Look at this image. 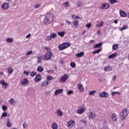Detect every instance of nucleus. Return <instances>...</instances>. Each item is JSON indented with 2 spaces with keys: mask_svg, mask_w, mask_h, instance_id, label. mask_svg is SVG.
Masks as SVG:
<instances>
[{
  "mask_svg": "<svg viewBox=\"0 0 129 129\" xmlns=\"http://www.w3.org/2000/svg\"><path fill=\"white\" fill-rule=\"evenodd\" d=\"M127 114H128L127 113V109L125 108L123 109L122 112H121L120 114V119L122 121H123V120L126 118L127 117Z\"/></svg>",
  "mask_w": 129,
  "mask_h": 129,
  "instance_id": "1",
  "label": "nucleus"
},
{
  "mask_svg": "<svg viewBox=\"0 0 129 129\" xmlns=\"http://www.w3.org/2000/svg\"><path fill=\"white\" fill-rule=\"evenodd\" d=\"M53 53L51 51H48L43 55V61H49L52 59Z\"/></svg>",
  "mask_w": 129,
  "mask_h": 129,
  "instance_id": "2",
  "label": "nucleus"
},
{
  "mask_svg": "<svg viewBox=\"0 0 129 129\" xmlns=\"http://www.w3.org/2000/svg\"><path fill=\"white\" fill-rule=\"evenodd\" d=\"M54 18L53 17H46L43 22L44 24L47 26V25L51 24Z\"/></svg>",
  "mask_w": 129,
  "mask_h": 129,
  "instance_id": "3",
  "label": "nucleus"
},
{
  "mask_svg": "<svg viewBox=\"0 0 129 129\" xmlns=\"http://www.w3.org/2000/svg\"><path fill=\"white\" fill-rule=\"evenodd\" d=\"M109 7H110V5L108 3H104L102 4L101 7H100V9L102 10H108V9H109Z\"/></svg>",
  "mask_w": 129,
  "mask_h": 129,
  "instance_id": "4",
  "label": "nucleus"
},
{
  "mask_svg": "<svg viewBox=\"0 0 129 129\" xmlns=\"http://www.w3.org/2000/svg\"><path fill=\"white\" fill-rule=\"evenodd\" d=\"M99 96L100 97H105V98H106L109 96V94L106 92H103L102 93L100 92L99 93Z\"/></svg>",
  "mask_w": 129,
  "mask_h": 129,
  "instance_id": "5",
  "label": "nucleus"
},
{
  "mask_svg": "<svg viewBox=\"0 0 129 129\" xmlns=\"http://www.w3.org/2000/svg\"><path fill=\"white\" fill-rule=\"evenodd\" d=\"M73 19H75V20H76V19H81V18L79 17H75L74 18V17H73ZM79 23V21H78V20H77V19L73 22V25L74 26H75V28H77L78 27V24Z\"/></svg>",
  "mask_w": 129,
  "mask_h": 129,
  "instance_id": "6",
  "label": "nucleus"
},
{
  "mask_svg": "<svg viewBox=\"0 0 129 129\" xmlns=\"http://www.w3.org/2000/svg\"><path fill=\"white\" fill-rule=\"evenodd\" d=\"M69 77L67 74H64L63 75L62 77L60 79L59 81H60V82H65V81L68 79Z\"/></svg>",
  "mask_w": 129,
  "mask_h": 129,
  "instance_id": "7",
  "label": "nucleus"
},
{
  "mask_svg": "<svg viewBox=\"0 0 129 129\" xmlns=\"http://www.w3.org/2000/svg\"><path fill=\"white\" fill-rule=\"evenodd\" d=\"M29 83V80L27 78H24L21 81V85H26Z\"/></svg>",
  "mask_w": 129,
  "mask_h": 129,
  "instance_id": "8",
  "label": "nucleus"
},
{
  "mask_svg": "<svg viewBox=\"0 0 129 129\" xmlns=\"http://www.w3.org/2000/svg\"><path fill=\"white\" fill-rule=\"evenodd\" d=\"M42 60H44V57H43V55L40 56V55H38L37 56V64L42 63Z\"/></svg>",
  "mask_w": 129,
  "mask_h": 129,
  "instance_id": "9",
  "label": "nucleus"
},
{
  "mask_svg": "<svg viewBox=\"0 0 129 129\" xmlns=\"http://www.w3.org/2000/svg\"><path fill=\"white\" fill-rule=\"evenodd\" d=\"M0 84H2L3 85V87L4 89L7 88V87H8V85H9V84L7 83H6V82L5 81V80H2L0 81Z\"/></svg>",
  "mask_w": 129,
  "mask_h": 129,
  "instance_id": "10",
  "label": "nucleus"
},
{
  "mask_svg": "<svg viewBox=\"0 0 129 129\" xmlns=\"http://www.w3.org/2000/svg\"><path fill=\"white\" fill-rule=\"evenodd\" d=\"M10 7V4L9 3H4L2 5V8L3 10H8Z\"/></svg>",
  "mask_w": 129,
  "mask_h": 129,
  "instance_id": "11",
  "label": "nucleus"
},
{
  "mask_svg": "<svg viewBox=\"0 0 129 129\" xmlns=\"http://www.w3.org/2000/svg\"><path fill=\"white\" fill-rule=\"evenodd\" d=\"M55 113L57 114V116H62L63 115V112H62L60 109H58L55 111Z\"/></svg>",
  "mask_w": 129,
  "mask_h": 129,
  "instance_id": "12",
  "label": "nucleus"
},
{
  "mask_svg": "<svg viewBox=\"0 0 129 129\" xmlns=\"http://www.w3.org/2000/svg\"><path fill=\"white\" fill-rule=\"evenodd\" d=\"M42 79V77H41V75L38 74L36 75L35 79V81L36 82H39Z\"/></svg>",
  "mask_w": 129,
  "mask_h": 129,
  "instance_id": "13",
  "label": "nucleus"
},
{
  "mask_svg": "<svg viewBox=\"0 0 129 129\" xmlns=\"http://www.w3.org/2000/svg\"><path fill=\"white\" fill-rule=\"evenodd\" d=\"M63 92V89H57L54 92L55 95H59V94H61Z\"/></svg>",
  "mask_w": 129,
  "mask_h": 129,
  "instance_id": "14",
  "label": "nucleus"
},
{
  "mask_svg": "<svg viewBox=\"0 0 129 129\" xmlns=\"http://www.w3.org/2000/svg\"><path fill=\"white\" fill-rule=\"evenodd\" d=\"M119 14L120 17H126L127 16L126 13L124 12V11H122V10L119 11Z\"/></svg>",
  "mask_w": 129,
  "mask_h": 129,
  "instance_id": "15",
  "label": "nucleus"
},
{
  "mask_svg": "<svg viewBox=\"0 0 129 129\" xmlns=\"http://www.w3.org/2000/svg\"><path fill=\"white\" fill-rule=\"evenodd\" d=\"M103 43L100 42L94 45V49H97V48H100L102 46Z\"/></svg>",
  "mask_w": 129,
  "mask_h": 129,
  "instance_id": "16",
  "label": "nucleus"
},
{
  "mask_svg": "<svg viewBox=\"0 0 129 129\" xmlns=\"http://www.w3.org/2000/svg\"><path fill=\"white\" fill-rule=\"evenodd\" d=\"M7 70L9 74H13V72H14V69H13V68L8 67Z\"/></svg>",
  "mask_w": 129,
  "mask_h": 129,
  "instance_id": "17",
  "label": "nucleus"
},
{
  "mask_svg": "<svg viewBox=\"0 0 129 129\" xmlns=\"http://www.w3.org/2000/svg\"><path fill=\"white\" fill-rule=\"evenodd\" d=\"M75 123V121L72 119L68 122V126H73Z\"/></svg>",
  "mask_w": 129,
  "mask_h": 129,
  "instance_id": "18",
  "label": "nucleus"
},
{
  "mask_svg": "<svg viewBox=\"0 0 129 129\" xmlns=\"http://www.w3.org/2000/svg\"><path fill=\"white\" fill-rule=\"evenodd\" d=\"M85 111V109L84 108H80L78 111H77V113L79 114H82L83 112Z\"/></svg>",
  "mask_w": 129,
  "mask_h": 129,
  "instance_id": "19",
  "label": "nucleus"
},
{
  "mask_svg": "<svg viewBox=\"0 0 129 129\" xmlns=\"http://www.w3.org/2000/svg\"><path fill=\"white\" fill-rule=\"evenodd\" d=\"M116 56H117V53H115L109 55L108 58H109V59H112V58H115Z\"/></svg>",
  "mask_w": 129,
  "mask_h": 129,
  "instance_id": "20",
  "label": "nucleus"
},
{
  "mask_svg": "<svg viewBox=\"0 0 129 129\" xmlns=\"http://www.w3.org/2000/svg\"><path fill=\"white\" fill-rule=\"evenodd\" d=\"M37 71H38V72H43V71H44V68L41 66H39L37 68Z\"/></svg>",
  "mask_w": 129,
  "mask_h": 129,
  "instance_id": "21",
  "label": "nucleus"
},
{
  "mask_svg": "<svg viewBox=\"0 0 129 129\" xmlns=\"http://www.w3.org/2000/svg\"><path fill=\"white\" fill-rule=\"evenodd\" d=\"M76 56H77V57H82L83 56H84V52L82 51L79 53H77L76 54Z\"/></svg>",
  "mask_w": 129,
  "mask_h": 129,
  "instance_id": "22",
  "label": "nucleus"
},
{
  "mask_svg": "<svg viewBox=\"0 0 129 129\" xmlns=\"http://www.w3.org/2000/svg\"><path fill=\"white\" fill-rule=\"evenodd\" d=\"M78 88L79 90H80V91H84V88H83V86L82 85V84H79Z\"/></svg>",
  "mask_w": 129,
  "mask_h": 129,
  "instance_id": "23",
  "label": "nucleus"
},
{
  "mask_svg": "<svg viewBox=\"0 0 129 129\" xmlns=\"http://www.w3.org/2000/svg\"><path fill=\"white\" fill-rule=\"evenodd\" d=\"M7 122H6V124H7V126L8 127H11V126H12V123H11V122L10 121V119L9 118H8L7 119Z\"/></svg>",
  "mask_w": 129,
  "mask_h": 129,
  "instance_id": "24",
  "label": "nucleus"
},
{
  "mask_svg": "<svg viewBox=\"0 0 129 129\" xmlns=\"http://www.w3.org/2000/svg\"><path fill=\"white\" fill-rule=\"evenodd\" d=\"M9 102L11 105H15L16 104V102L14 99H10Z\"/></svg>",
  "mask_w": 129,
  "mask_h": 129,
  "instance_id": "25",
  "label": "nucleus"
},
{
  "mask_svg": "<svg viewBox=\"0 0 129 129\" xmlns=\"http://www.w3.org/2000/svg\"><path fill=\"white\" fill-rule=\"evenodd\" d=\"M102 49L99 48V49H97V50H96L93 51V52H92V53H93V54H98V53H99L100 52H101V51H102Z\"/></svg>",
  "mask_w": 129,
  "mask_h": 129,
  "instance_id": "26",
  "label": "nucleus"
},
{
  "mask_svg": "<svg viewBox=\"0 0 129 129\" xmlns=\"http://www.w3.org/2000/svg\"><path fill=\"white\" fill-rule=\"evenodd\" d=\"M94 117H95V113H93L92 112H91L90 114V115L89 116V118H94Z\"/></svg>",
  "mask_w": 129,
  "mask_h": 129,
  "instance_id": "27",
  "label": "nucleus"
},
{
  "mask_svg": "<svg viewBox=\"0 0 129 129\" xmlns=\"http://www.w3.org/2000/svg\"><path fill=\"white\" fill-rule=\"evenodd\" d=\"M57 34L58 36H60V37H64V35H65L66 33H65V31H62V32H58Z\"/></svg>",
  "mask_w": 129,
  "mask_h": 129,
  "instance_id": "28",
  "label": "nucleus"
},
{
  "mask_svg": "<svg viewBox=\"0 0 129 129\" xmlns=\"http://www.w3.org/2000/svg\"><path fill=\"white\" fill-rule=\"evenodd\" d=\"M104 71L107 72L108 71H111V68L110 67H105L104 68Z\"/></svg>",
  "mask_w": 129,
  "mask_h": 129,
  "instance_id": "29",
  "label": "nucleus"
},
{
  "mask_svg": "<svg viewBox=\"0 0 129 129\" xmlns=\"http://www.w3.org/2000/svg\"><path fill=\"white\" fill-rule=\"evenodd\" d=\"M58 48L59 49V50H64V49H65V46H64V44H60L58 46Z\"/></svg>",
  "mask_w": 129,
  "mask_h": 129,
  "instance_id": "30",
  "label": "nucleus"
},
{
  "mask_svg": "<svg viewBox=\"0 0 129 129\" xmlns=\"http://www.w3.org/2000/svg\"><path fill=\"white\" fill-rule=\"evenodd\" d=\"M52 128L53 129H57L58 128V125L56 122H54L51 126Z\"/></svg>",
  "mask_w": 129,
  "mask_h": 129,
  "instance_id": "31",
  "label": "nucleus"
},
{
  "mask_svg": "<svg viewBox=\"0 0 129 129\" xmlns=\"http://www.w3.org/2000/svg\"><path fill=\"white\" fill-rule=\"evenodd\" d=\"M104 23L102 21L100 22V23H98L96 25V27H97L98 28H100V27H102V26H103Z\"/></svg>",
  "mask_w": 129,
  "mask_h": 129,
  "instance_id": "32",
  "label": "nucleus"
},
{
  "mask_svg": "<svg viewBox=\"0 0 129 129\" xmlns=\"http://www.w3.org/2000/svg\"><path fill=\"white\" fill-rule=\"evenodd\" d=\"M111 118L113 121H115V120H116V115H115V114H113L111 116Z\"/></svg>",
  "mask_w": 129,
  "mask_h": 129,
  "instance_id": "33",
  "label": "nucleus"
},
{
  "mask_svg": "<svg viewBox=\"0 0 129 129\" xmlns=\"http://www.w3.org/2000/svg\"><path fill=\"white\" fill-rule=\"evenodd\" d=\"M7 42L8 43H13L14 42V39L13 38H8L7 39Z\"/></svg>",
  "mask_w": 129,
  "mask_h": 129,
  "instance_id": "34",
  "label": "nucleus"
},
{
  "mask_svg": "<svg viewBox=\"0 0 129 129\" xmlns=\"http://www.w3.org/2000/svg\"><path fill=\"white\" fill-rule=\"evenodd\" d=\"M50 37L51 38H52L54 39V38H56V37H57V34L52 32L50 34Z\"/></svg>",
  "mask_w": 129,
  "mask_h": 129,
  "instance_id": "35",
  "label": "nucleus"
},
{
  "mask_svg": "<svg viewBox=\"0 0 129 129\" xmlns=\"http://www.w3.org/2000/svg\"><path fill=\"white\" fill-rule=\"evenodd\" d=\"M112 49L113 50H117V49H118V46H117V44H113L112 46Z\"/></svg>",
  "mask_w": 129,
  "mask_h": 129,
  "instance_id": "36",
  "label": "nucleus"
},
{
  "mask_svg": "<svg viewBox=\"0 0 129 129\" xmlns=\"http://www.w3.org/2000/svg\"><path fill=\"white\" fill-rule=\"evenodd\" d=\"M63 44L65 49H66V48H68V47L70 46V43H69L65 42Z\"/></svg>",
  "mask_w": 129,
  "mask_h": 129,
  "instance_id": "37",
  "label": "nucleus"
},
{
  "mask_svg": "<svg viewBox=\"0 0 129 129\" xmlns=\"http://www.w3.org/2000/svg\"><path fill=\"white\" fill-rule=\"evenodd\" d=\"M109 2L111 5H114V4H116V3H118V1L116 0H109Z\"/></svg>",
  "mask_w": 129,
  "mask_h": 129,
  "instance_id": "38",
  "label": "nucleus"
},
{
  "mask_svg": "<svg viewBox=\"0 0 129 129\" xmlns=\"http://www.w3.org/2000/svg\"><path fill=\"white\" fill-rule=\"evenodd\" d=\"M30 73V76L31 77H34V76L37 75V72H31Z\"/></svg>",
  "mask_w": 129,
  "mask_h": 129,
  "instance_id": "39",
  "label": "nucleus"
},
{
  "mask_svg": "<svg viewBox=\"0 0 129 129\" xmlns=\"http://www.w3.org/2000/svg\"><path fill=\"white\" fill-rule=\"evenodd\" d=\"M96 93V90H93L89 92V95H93L94 94H95Z\"/></svg>",
  "mask_w": 129,
  "mask_h": 129,
  "instance_id": "40",
  "label": "nucleus"
},
{
  "mask_svg": "<svg viewBox=\"0 0 129 129\" xmlns=\"http://www.w3.org/2000/svg\"><path fill=\"white\" fill-rule=\"evenodd\" d=\"M77 5L78 6V7H82V6H83V3L81 2V1H79L77 3Z\"/></svg>",
  "mask_w": 129,
  "mask_h": 129,
  "instance_id": "41",
  "label": "nucleus"
},
{
  "mask_svg": "<svg viewBox=\"0 0 129 129\" xmlns=\"http://www.w3.org/2000/svg\"><path fill=\"white\" fill-rule=\"evenodd\" d=\"M8 116V113L7 112H4L2 115V117L1 118H3V117H7V116Z\"/></svg>",
  "mask_w": 129,
  "mask_h": 129,
  "instance_id": "42",
  "label": "nucleus"
},
{
  "mask_svg": "<svg viewBox=\"0 0 129 129\" xmlns=\"http://www.w3.org/2000/svg\"><path fill=\"white\" fill-rule=\"evenodd\" d=\"M127 29V26H124L123 27H121L119 28L120 31H123V30H125Z\"/></svg>",
  "mask_w": 129,
  "mask_h": 129,
  "instance_id": "43",
  "label": "nucleus"
},
{
  "mask_svg": "<svg viewBox=\"0 0 129 129\" xmlns=\"http://www.w3.org/2000/svg\"><path fill=\"white\" fill-rule=\"evenodd\" d=\"M70 65L72 67V68H75V67H76V64L74 62H71Z\"/></svg>",
  "mask_w": 129,
  "mask_h": 129,
  "instance_id": "44",
  "label": "nucleus"
},
{
  "mask_svg": "<svg viewBox=\"0 0 129 129\" xmlns=\"http://www.w3.org/2000/svg\"><path fill=\"white\" fill-rule=\"evenodd\" d=\"M32 54H33V51L31 50L26 53V56H30V55H32Z\"/></svg>",
  "mask_w": 129,
  "mask_h": 129,
  "instance_id": "45",
  "label": "nucleus"
},
{
  "mask_svg": "<svg viewBox=\"0 0 129 129\" xmlns=\"http://www.w3.org/2000/svg\"><path fill=\"white\" fill-rule=\"evenodd\" d=\"M46 41H51L52 40V37L50 36H47L46 38Z\"/></svg>",
  "mask_w": 129,
  "mask_h": 129,
  "instance_id": "46",
  "label": "nucleus"
},
{
  "mask_svg": "<svg viewBox=\"0 0 129 129\" xmlns=\"http://www.w3.org/2000/svg\"><path fill=\"white\" fill-rule=\"evenodd\" d=\"M52 77L51 76H48L46 78L47 81H49V80H52Z\"/></svg>",
  "mask_w": 129,
  "mask_h": 129,
  "instance_id": "47",
  "label": "nucleus"
},
{
  "mask_svg": "<svg viewBox=\"0 0 129 129\" xmlns=\"http://www.w3.org/2000/svg\"><path fill=\"white\" fill-rule=\"evenodd\" d=\"M2 109L4 110V111H6L7 109H8V107L6 105H3L2 107Z\"/></svg>",
  "mask_w": 129,
  "mask_h": 129,
  "instance_id": "48",
  "label": "nucleus"
},
{
  "mask_svg": "<svg viewBox=\"0 0 129 129\" xmlns=\"http://www.w3.org/2000/svg\"><path fill=\"white\" fill-rule=\"evenodd\" d=\"M86 28H87L88 29H89L91 27V23H88L86 25Z\"/></svg>",
  "mask_w": 129,
  "mask_h": 129,
  "instance_id": "49",
  "label": "nucleus"
},
{
  "mask_svg": "<svg viewBox=\"0 0 129 129\" xmlns=\"http://www.w3.org/2000/svg\"><path fill=\"white\" fill-rule=\"evenodd\" d=\"M46 17H54V15L52 13H47L46 14Z\"/></svg>",
  "mask_w": 129,
  "mask_h": 129,
  "instance_id": "50",
  "label": "nucleus"
},
{
  "mask_svg": "<svg viewBox=\"0 0 129 129\" xmlns=\"http://www.w3.org/2000/svg\"><path fill=\"white\" fill-rule=\"evenodd\" d=\"M63 5L66 8H68L69 7V3L68 2H65L63 3Z\"/></svg>",
  "mask_w": 129,
  "mask_h": 129,
  "instance_id": "51",
  "label": "nucleus"
},
{
  "mask_svg": "<svg viewBox=\"0 0 129 129\" xmlns=\"http://www.w3.org/2000/svg\"><path fill=\"white\" fill-rule=\"evenodd\" d=\"M24 74H26V76H29V74L30 73V72H27L26 71H24L23 72Z\"/></svg>",
  "mask_w": 129,
  "mask_h": 129,
  "instance_id": "52",
  "label": "nucleus"
},
{
  "mask_svg": "<svg viewBox=\"0 0 129 129\" xmlns=\"http://www.w3.org/2000/svg\"><path fill=\"white\" fill-rule=\"evenodd\" d=\"M73 93V91L70 90V91H68L67 94H68L69 95H70V94H72Z\"/></svg>",
  "mask_w": 129,
  "mask_h": 129,
  "instance_id": "53",
  "label": "nucleus"
},
{
  "mask_svg": "<svg viewBox=\"0 0 129 129\" xmlns=\"http://www.w3.org/2000/svg\"><path fill=\"white\" fill-rule=\"evenodd\" d=\"M39 7H41V5L36 4L35 5V9H38V8H39Z\"/></svg>",
  "mask_w": 129,
  "mask_h": 129,
  "instance_id": "54",
  "label": "nucleus"
},
{
  "mask_svg": "<svg viewBox=\"0 0 129 129\" xmlns=\"http://www.w3.org/2000/svg\"><path fill=\"white\" fill-rule=\"evenodd\" d=\"M28 126V124H27V123L26 122H25L23 123V127L24 128H25V127H27Z\"/></svg>",
  "mask_w": 129,
  "mask_h": 129,
  "instance_id": "55",
  "label": "nucleus"
},
{
  "mask_svg": "<svg viewBox=\"0 0 129 129\" xmlns=\"http://www.w3.org/2000/svg\"><path fill=\"white\" fill-rule=\"evenodd\" d=\"M49 84V83H48V81H47V82H44L43 84V86H46V85H48Z\"/></svg>",
  "mask_w": 129,
  "mask_h": 129,
  "instance_id": "56",
  "label": "nucleus"
},
{
  "mask_svg": "<svg viewBox=\"0 0 129 129\" xmlns=\"http://www.w3.org/2000/svg\"><path fill=\"white\" fill-rule=\"evenodd\" d=\"M50 93H51V91H46L45 92L46 95H48V94H50Z\"/></svg>",
  "mask_w": 129,
  "mask_h": 129,
  "instance_id": "57",
  "label": "nucleus"
},
{
  "mask_svg": "<svg viewBox=\"0 0 129 129\" xmlns=\"http://www.w3.org/2000/svg\"><path fill=\"white\" fill-rule=\"evenodd\" d=\"M46 72L47 73H50V72H51V73H54V72H53V71H52V70H47V71H46Z\"/></svg>",
  "mask_w": 129,
  "mask_h": 129,
  "instance_id": "58",
  "label": "nucleus"
},
{
  "mask_svg": "<svg viewBox=\"0 0 129 129\" xmlns=\"http://www.w3.org/2000/svg\"><path fill=\"white\" fill-rule=\"evenodd\" d=\"M31 37V34H29L26 36V39H29Z\"/></svg>",
  "mask_w": 129,
  "mask_h": 129,
  "instance_id": "59",
  "label": "nucleus"
},
{
  "mask_svg": "<svg viewBox=\"0 0 129 129\" xmlns=\"http://www.w3.org/2000/svg\"><path fill=\"white\" fill-rule=\"evenodd\" d=\"M66 23H68V24H69V25L70 26V24H71V22L68 21V20H66Z\"/></svg>",
  "mask_w": 129,
  "mask_h": 129,
  "instance_id": "60",
  "label": "nucleus"
},
{
  "mask_svg": "<svg viewBox=\"0 0 129 129\" xmlns=\"http://www.w3.org/2000/svg\"><path fill=\"white\" fill-rule=\"evenodd\" d=\"M112 95H115L116 94V93L115 92H112L111 93Z\"/></svg>",
  "mask_w": 129,
  "mask_h": 129,
  "instance_id": "61",
  "label": "nucleus"
},
{
  "mask_svg": "<svg viewBox=\"0 0 129 129\" xmlns=\"http://www.w3.org/2000/svg\"><path fill=\"white\" fill-rule=\"evenodd\" d=\"M94 40H91L90 41V43H91V44H92V43H94Z\"/></svg>",
  "mask_w": 129,
  "mask_h": 129,
  "instance_id": "62",
  "label": "nucleus"
},
{
  "mask_svg": "<svg viewBox=\"0 0 129 129\" xmlns=\"http://www.w3.org/2000/svg\"><path fill=\"white\" fill-rule=\"evenodd\" d=\"M0 75H4V72H3V71L0 72Z\"/></svg>",
  "mask_w": 129,
  "mask_h": 129,
  "instance_id": "63",
  "label": "nucleus"
},
{
  "mask_svg": "<svg viewBox=\"0 0 129 129\" xmlns=\"http://www.w3.org/2000/svg\"><path fill=\"white\" fill-rule=\"evenodd\" d=\"M114 24H117V23H118L117 20H114Z\"/></svg>",
  "mask_w": 129,
  "mask_h": 129,
  "instance_id": "64",
  "label": "nucleus"
}]
</instances>
